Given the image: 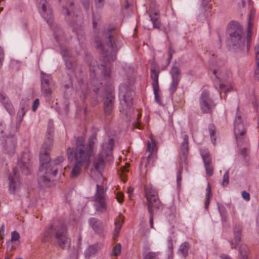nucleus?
<instances>
[{
  "label": "nucleus",
  "mask_w": 259,
  "mask_h": 259,
  "mask_svg": "<svg viewBox=\"0 0 259 259\" xmlns=\"http://www.w3.org/2000/svg\"><path fill=\"white\" fill-rule=\"evenodd\" d=\"M103 41L104 45L100 41H96V45L103 59V63L100 66L101 71L105 76L108 77L110 71L108 69L107 63L115 60L116 54L118 50L117 34L114 29H109L103 33Z\"/></svg>",
  "instance_id": "1"
},
{
  "label": "nucleus",
  "mask_w": 259,
  "mask_h": 259,
  "mask_svg": "<svg viewBox=\"0 0 259 259\" xmlns=\"http://www.w3.org/2000/svg\"><path fill=\"white\" fill-rule=\"evenodd\" d=\"M50 151L42 148L40 151V167L38 172V182L42 186H50L51 178L55 177L57 172V168H55L52 162H50Z\"/></svg>",
  "instance_id": "2"
},
{
  "label": "nucleus",
  "mask_w": 259,
  "mask_h": 259,
  "mask_svg": "<svg viewBox=\"0 0 259 259\" xmlns=\"http://www.w3.org/2000/svg\"><path fill=\"white\" fill-rule=\"evenodd\" d=\"M228 33L230 35V43L234 51H240L245 46L246 47L247 51L249 50L251 39L250 40L249 48H248L247 35L245 37L243 29L238 23L233 22L230 23L228 27Z\"/></svg>",
  "instance_id": "3"
},
{
  "label": "nucleus",
  "mask_w": 259,
  "mask_h": 259,
  "mask_svg": "<svg viewBox=\"0 0 259 259\" xmlns=\"http://www.w3.org/2000/svg\"><path fill=\"white\" fill-rule=\"evenodd\" d=\"M114 141L112 138H108L102 145L101 150L95 158L94 166L96 170L101 171L105 167L106 161L112 159V150Z\"/></svg>",
  "instance_id": "4"
},
{
  "label": "nucleus",
  "mask_w": 259,
  "mask_h": 259,
  "mask_svg": "<svg viewBox=\"0 0 259 259\" xmlns=\"http://www.w3.org/2000/svg\"><path fill=\"white\" fill-rule=\"evenodd\" d=\"M97 142V134H93L88 139V144L85 143V139L80 136L75 139L73 147L74 151L81 155L90 161L91 157L94 154V149Z\"/></svg>",
  "instance_id": "5"
},
{
  "label": "nucleus",
  "mask_w": 259,
  "mask_h": 259,
  "mask_svg": "<svg viewBox=\"0 0 259 259\" xmlns=\"http://www.w3.org/2000/svg\"><path fill=\"white\" fill-rule=\"evenodd\" d=\"M51 232L55 240V244L62 249L70 247V239L69 237L67 226L63 224L52 225Z\"/></svg>",
  "instance_id": "6"
},
{
  "label": "nucleus",
  "mask_w": 259,
  "mask_h": 259,
  "mask_svg": "<svg viewBox=\"0 0 259 259\" xmlns=\"http://www.w3.org/2000/svg\"><path fill=\"white\" fill-rule=\"evenodd\" d=\"M145 195L147 199L146 205L150 214L149 222L151 228L153 227V215L154 209L161 208V204L158 199L157 191L151 187H145Z\"/></svg>",
  "instance_id": "7"
},
{
  "label": "nucleus",
  "mask_w": 259,
  "mask_h": 259,
  "mask_svg": "<svg viewBox=\"0 0 259 259\" xmlns=\"http://www.w3.org/2000/svg\"><path fill=\"white\" fill-rule=\"evenodd\" d=\"M67 155L69 159L74 158L75 162L71 171L70 177L72 179L76 178L81 171V168L84 165H88L90 161L74 151V149L68 147L67 149Z\"/></svg>",
  "instance_id": "8"
},
{
  "label": "nucleus",
  "mask_w": 259,
  "mask_h": 259,
  "mask_svg": "<svg viewBox=\"0 0 259 259\" xmlns=\"http://www.w3.org/2000/svg\"><path fill=\"white\" fill-rule=\"evenodd\" d=\"M234 132L238 145L241 146L246 140V130L240 114H238L235 119Z\"/></svg>",
  "instance_id": "9"
},
{
  "label": "nucleus",
  "mask_w": 259,
  "mask_h": 259,
  "mask_svg": "<svg viewBox=\"0 0 259 259\" xmlns=\"http://www.w3.org/2000/svg\"><path fill=\"white\" fill-rule=\"evenodd\" d=\"M96 193L94 196V201L96 210L101 212H105L107 209L106 199L104 187L97 185Z\"/></svg>",
  "instance_id": "10"
},
{
  "label": "nucleus",
  "mask_w": 259,
  "mask_h": 259,
  "mask_svg": "<svg viewBox=\"0 0 259 259\" xmlns=\"http://www.w3.org/2000/svg\"><path fill=\"white\" fill-rule=\"evenodd\" d=\"M200 106L202 112L204 113H210L215 107V104L210 99L209 94L206 91H203L200 96Z\"/></svg>",
  "instance_id": "11"
},
{
  "label": "nucleus",
  "mask_w": 259,
  "mask_h": 259,
  "mask_svg": "<svg viewBox=\"0 0 259 259\" xmlns=\"http://www.w3.org/2000/svg\"><path fill=\"white\" fill-rule=\"evenodd\" d=\"M17 172L18 168H13L12 173L9 177V190L13 194L18 191L20 187V177Z\"/></svg>",
  "instance_id": "12"
},
{
  "label": "nucleus",
  "mask_w": 259,
  "mask_h": 259,
  "mask_svg": "<svg viewBox=\"0 0 259 259\" xmlns=\"http://www.w3.org/2000/svg\"><path fill=\"white\" fill-rule=\"evenodd\" d=\"M54 36L56 41L60 45L61 54L63 57L66 58L71 56V54L68 48L66 46H62L60 43L63 41L64 38L63 32L60 28H56V30H55L54 32Z\"/></svg>",
  "instance_id": "13"
},
{
  "label": "nucleus",
  "mask_w": 259,
  "mask_h": 259,
  "mask_svg": "<svg viewBox=\"0 0 259 259\" xmlns=\"http://www.w3.org/2000/svg\"><path fill=\"white\" fill-rule=\"evenodd\" d=\"M17 143V139L14 135L7 136L3 145L6 152L8 154L14 153Z\"/></svg>",
  "instance_id": "14"
},
{
  "label": "nucleus",
  "mask_w": 259,
  "mask_h": 259,
  "mask_svg": "<svg viewBox=\"0 0 259 259\" xmlns=\"http://www.w3.org/2000/svg\"><path fill=\"white\" fill-rule=\"evenodd\" d=\"M188 136L185 135L183 137V142L181 145L180 159L181 162H184L185 164H187V155L188 153Z\"/></svg>",
  "instance_id": "15"
},
{
  "label": "nucleus",
  "mask_w": 259,
  "mask_h": 259,
  "mask_svg": "<svg viewBox=\"0 0 259 259\" xmlns=\"http://www.w3.org/2000/svg\"><path fill=\"white\" fill-rule=\"evenodd\" d=\"M18 166L25 175H28L30 172L31 162L27 154L25 155L22 159L19 161Z\"/></svg>",
  "instance_id": "16"
},
{
  "label": "nucleus",
  "mask_w": 259,
  "mask_h": 259,
  "mask_svg": "<svg viewBox=\"0 0 259 259\" xmlns=\"http://www.w3.org/2000/svg\"><path fill=\"white\" fill-rule=\"evenodd\" d=\"M151 75L150 77L152 80V87H159L158 84V77L160 70L157 64L153 62L151 64L150 68Z\"/></svg>",
  "instance_id": "17"
},
{
  "label": "nucleus",
  "mask_w": 259,
  "mask_h": 259,
  "mask_svg": "<svg viewBox=\"0 0 259 259\" xmlns=\"http://www.w3.org/2000/svg\"><path fill=\"white\" fill-rule=\"evenodd\" d=\"M101 248V245L98 243L89 246L84 252L85 257L90 259L92 256L97 253Z\"/></svg>",
  "instance_id": "18"
},
{
  "label": "nucleus",
  "mask_w": 259,
  "mask_h": 259,
  "mask_svg": "<svg viewBox=\"0 0 259 259\" xmlns=\"http://www.w3.org/2000/svg\"><path fill=\"white\" fill-rule=\"evenodd\" d=\"M114 97L112 94L109 95L104 103V108L106 115H110L113 110Z\"/></svg>",
  "instance_id": "19"
},
{
  "label": "nucleus",
  "mask_w": 259,
  "mask_h": 259,
  "mask_svg": "<svg viewBox=\"0 0 259 259\" xmlns=\"http://www.w3.org/2000/svg\"><path fill=\"white\" fill-rule=\"evenodd\" d=\"M255 16V11L253 10H251L250 11L249 14V17L248 19V27H247V48H249V43L250 40V38H251L252 31V26L253 24L251 22V20L254 18Z\"/></svg>",
  "instance_id": "20"
},
{
  "label": "nucleus",
  "mask_w": 259,
  "mask_h": 259,
  "mask_svg": "<svg viewBox=\"0 0 259 259\" xmlns=\"http://www.w3.org/2000/svg\"><path fill=\"white\" fill-rule=\"evenodd\" d=\"M53 142V132L49 130L47 133V138L42 145V149H45L47 150H51Z\"/></svg>",
  "instance_id": "21"
},
{
  "label": "nucleus",
  "mask_w": 259,
  "mask_h": 259,
  "mask_svg": "<svg viewBox=\"0 0 259 259\" xmlns=\"http://www.w3.org/2000/svg\"><path fill=\"white\" fill-rule=\"evenodd\" d=\"M90 224L93 229L97 233H101L103 229V225L98 219L96 218H91L90 220Z\"/></svg>",
  "instance_id": "22"
},
{
  "label": "nucleus",
  "mask_w": 259,
  "mask_h": 259,
  "mask_svg": "<svg viewBox=\"0 0 259 259\" xmlns=\"http://www.w3.org/2000/svg\"><path fill=\"white\" fill-rule=\"evenodd\" d=\"M200 154L204 165L212 164V158L210 154L207 149H201Z\"/></svg>",
  "instance_id": "23"
},
{
  "label": "nucleus",
  "mask_w": 259,
  "mask_h": 259,
  "mask_svg": "<svg viewBox=\"0 0 259 259\" xmlns=\"http://www.w3.org/2000/svg\"><path fill=\"white\" fill-rule=\"evenodd\" d=\"M123 223V217L120 215L118 216L115 221V228L113 232V237L114 238H116L119 233L120 229Z\"/></svg>",
  "instance_id": "24"
},
{
  "label": "nucleus",
  "mask_w": 259,
  "mask_h": 259,
  "mask_svg": "<svg viewBox=\"0 0 259 259\" xmlns=\"http://www.w3.org/2000/svg\"><path fill=\"white\" fill-rule=\"evenodd\" d=\"M37 1L42 4V10L44 12L42 16L46 19L47 22L50 24V23L52 22V11L51 10H49L48 12V15H46L45 13L47 12V9L45 4V0H37Z\"/></svg>",
  "instance_id": "25"
},
{
  "label": "nucleus",
  "mask_w": 259,
  "mask_h": 259,
  "mask_svg": "<svg viewBox=\"0 0 259 259\" xmlns=\"http://www.w3.org/2000/svg\"><path fill=\"white\" fill-rule=\"evenodd\" d=\"M239 253L240 259H247L249 250L248 246L245 244H242L239 248Z\"/></svg>",
  "instance_id": "26"
},
{
  "label": "nucleus",
  "mask_w": 259,
  "mask_h": 259,
  "mask_svg": "<svg viewBox=\"0 0 259 259\" xmlns=\"http://www.w3.org/2000/svg\"><path fill=\"white\" fill-rule=\"evenodd\" d=\"M170 73L171 75L172 79L180 80L181 71L179 67L173 65L170 69Z\"/></svg>",
  "instance_id": "27"
},
{
  "label": "nucleus",
  "mask_w": 259,
  "mask_h": 259,
  "mask_svg": "<svg viewBox=\"0 0 259 259\" xmlns=\"http://www.w3.org/2000/svg\"><path fill=\"white\" fill-rule=\"evenodd\" d=\"M129 166V163H126L125 165L122 166L120 169L118 171V174L123 182H125L126 181V173L128 172V168Z\"/></svg>",
  "instance_id": "28"
},
{
  "label": "nucleus",
  "mask_w": 259,
  "mask_h": 259,
  "mask_svg": "<svg viewBox=\"0 0 259 259\" xmlns=\"http://www.w3.org/2000/svg\"><path fill=\"white\" fill-rule=\"evenodd\" d=\"M157 149L156 148V143L155 141L153 139H151L150 141H148L147 142V151L150 152V154L148 156V159H149L152 153L155 151Z\"/></svg>",
  "instance_id": "29"
},
{
  "label": "nucleus",
  "mask_w": 259,
  "mask_h": 259,
  "mask_svg": "<svg viewBox=\"0 0 259 259\" xmlns=\"http://www.w3.org/2000/svg\"><path fill=\"white\" fill-rule=\"evenodd\" d=\"M66 67L69 70H74L76 66L75 59L71 56L65 58Z\"/></svg>",
  "instance_id": "30"
},
{
  "label": "nucleus",
  "mask_w": 259,
  "mask_h": 259,
  "mask_svg": "<svg viewBox=\"0 0 259 259\" xmlns=\"http://www.w3.org/2000/svg\"><path fill=\"white\" fill-rule=\"evenodd\" d=\"M208 131L211 139L212 143L215 145L216 142V128L213 124H210L208 126Z\"/></svg>",
  "instance_id": "31"
},
{
  "label": "nucleus",
  "mask_w": 259,
  "mask_h": 259,
  "mask_svg": "<svg viewBox=\"0 0 259 259\" xmlns=\"http://www.w3.org/2000/svg\"><path fill=\"white\" fill-rule=\"evenodd\" d=\"M133 92L130 91L127 92L126 94L123 95L124 101L126 104L127 106H130L133 104Z\"/></svg>",
  "instance_id": "32"
},
{
  "label": "nucleus",
  "mask_w": 259,
  "mask_h": 259,
  "mask_svg": "<svg viewBox=\"0 0 259 259\" xmlns=\"http://www.w3.org/2000/svg\"><path fill=\"white\" fill-rule=\"evenodd\" d=\"M189 248V243L188 242H184L180 245L179 250L184 257H186L188 255Z\"/></svg>",
  "instance_id": "33"
},
{
  "label": "nucleus",
  "mask_w": 259,
  "mask_h": 259,
  "mask_svg": "<svg viewBox=\"0 0 259 259\" xmlns=\"http://www.w3.org/2000/svg\"><path fill=\"white\" fill-rule=\"evenodd\" d=\"M121 245L120 243H117L112 249L111 255L117 256L121 253Z\"/></svg>",
  "instance_id": "34"
},
{
  "label": "nucleus",
  "mask_w": 259,
  "mask_h": 259,
  "mask_svg": "<svg viewBox=\"0 0 259 259\" xmlns=\"http://www.w3.org/2000/svg\"><path fill=\"white\" fill-rule=\"evenodd\" d=\"M179 81L180 80H178L172 79V82L169 88V91L171 95L174 94L177 90Z\"/></svg>",
  "instance_id": "35"
},
{
  "label": "nucleus",
  "mask_w": 259,
  "mask_h": 259,
  "mask_svg": "<svg viewBox=\"0 0 259 259\" xmlns=\"http://www.w3.org/2000/svg\"><path fill=\"white\" fill-rule=\"evenodd\" d=\"M41 84H50V81L52 79V77L50 75L47 74L45 73H41Z\"/></svg>",
  "instance_id": "36"
},
{
  "label": "nucleus",
  "mask_w": 259,
  "mask_h": 259,
  "mask_svg": "<svg viewBox=\"0 0 259 259\" xmlns=\"http://www.w3.org/2000/svg\"><path fill=\"white\" fill-rule=\"evenodd\" d=\"M52 237H53V235L51 232V229L50 227L48 230L44 232L41 240L43 242H48L49 241L50 238Z\"/></svg>",
  "instance_id": "37"
},
{
  "label": "nucleus",
  "mask_w": 259,
  "mask_h": 259,
  "mask_svg": "<svg viewBox=\"0 0 259 259\" xmlns=\"http://www.w3.org/2000/svg\"><path fill=\"white\" fill-rule=\"evenodd\" d=\"M204 167L206 172V175L208 177H211L213 174L214 167L212 164H208L204 165Z\"/></svg>",
  "instance_id": "38"
},
{
  "label": "nucleus",
  "mask_w": 259,
  "mask_h": 259,
  "mask_svg": "<svg viewBox=\"0 0 259 259\" xmlns=\"http://www.w3.org/2000/svg\"><path fill=\"white\" fill-rule=\"evenodd\" d=\"M50 84H41V91L43 94L46 96H49L51 94V90L49 87Z\"/></svg>",
  "instance_id": "39"
},
{
  "label": "nucleus",
  "mask_w": 259,
  "mask_h": 259,
  "mask_svg": "<svg viewBox=\"0 0 259 259\" xmlns=\"http://www.w3.org/2000/svg\"><path fill=\"white\" fill-rule=\"evenodd\" d=\"M153 89L156 102L158 104H160L161 100L159 95V87H153Z\"/></svg>",
  "instance_id": "40"
},
{
  "label": "nucleus",
  "mask_w": 259,
  "mask_h": 259,
  "mask_svg": "<svg viewBox=\"0 0 259 259\" xmlns=\"http://www.w3.org/2000/svg\"><path fill=\"white\" fill-rule=\"evenodd\" d=\"M158 254V252L150 251L144 255L143 259H156Z\"/></svg>",
  "instance_id": "41"
},
{
  "label": "nucleus",
  "mask_w": 259,
  "mask_h": 259,
  "mask_svg": "<svg viewBox=\"0 0 259 259\" xmlns=\"http://www.w3.org/2000/svg\"><path fill=\"white\" fill-rule=\"evenodd\" d=\"M254 78L255 80L259 81V61H256V67L254 71Z\"/></svg>",
  "instance_id": "42"
},
{
  "label": "nucleus",
  "mask_w": 259,
  "mask_h": 259,
  "mask_svg": "<svg viewBox=\"0 0 259 259\" xmlns=\"http://www.w3.org/2000/svg\"><path fill=\"white\" fill-rule=\"evenodd\" d=\"M234 239L235 244L233 243L231 244L232 248H236V245L238 244V243L241 240V234H234Z\"/></svg>",
  "instance_id": "43"
},
{
  "label": "nucleus",
  "mask_w": 259,
  "mask_h": 259,
  "mask_svg": "<svg viewBox=\"0 0 259 259\" xmlns=\"http://www.w3.org/2000/svg\"><path fill=\"white\" fill-rule=\"evenodd\" d=\"M64 157L63 156H59L54 160V162H52L53 165L55 168H57L56 165L64 161Z\"/></svg>",
  "instance_id": "44"
},
{
  "label": "nucleus",
  "mask_w": 259,
  "mask_h": 259,
  "mask_svg": "<svg viewBox=\"0 0 259 259\" xmlns=\"http://www.w3.org/2000/svg\"><path fill=\"white\" fill-rule=\"evenodd\" d=\"M175 51L174 49L172 48V47L171 46H169L168 51V58L167 59V64H168L170 63V62L172 58V55L175 53Z\"/></svg>",
  "instance_id": "45"
},
{
  "label": "nucleus",
  "mask_w": 259,
  "mask_h": 259,
  "mask_svg": "<svg viewBox=\"0 0 259 259\" xmlns=\"http://www.w3.org/2000/svg\"><path fill=\"white\" fill-rule=\"evenodd\" d=\"M229 184V171L225 172L223 176V179L222 183L223 186H226Z\"/></svg>",
  "instance_id": "46"
},
{
  "label": "nucleus",
  "mask_w": 259,
  "mask_h": 259,
  "mask_svg": "<svg viewBox=\"0 0 259 259\" xmlns=\"http://www.w3.org/2000/svg\"><path fill=\"white\" fill-rule=\"evenodd\" d=\"M20 238V235L18 232L15 231L11 233V241H18Z\"/></svg>",
  "instance_id": "47"
},
{
  "label": "nucleus",
  "mask_w": 259,
  "mask_h": 259,
  "mask_svg": "<svg viewBox=\"0 0 259 259\" xmlns=\"http://www.w3.org/2000/svg\"><path fill=\"white\" fill-rule=\"evenodd\" d=\"M149 16L151 18V21H156L159 20V17L157 12H154V13H151L149 14Z\"/></svg>",
  "instance_id": "48"
},
{
  "label": "nucleus",
  "mask_w": 259,
  "mask_h": 259,
  "mask_svg": "<svg viewBox=\"0 0 259 259\" xmlns=\"http://www.w3.org/2000/svg\"><path fill=\"white\" fill-rule=\"evenodd\" d=\"M6 109L8 111L10 114L14 113V108L13 105L9 103H5Z\"/></svg>",
  "instance_id": "49"
},
{
  "label": "nucleus",
  "mask_w": 259,
  "mask_h": 259,
  "mask_svg": "<svg viewBox=\"0 0 259 259\" xmlns=\"http://www.w3.org/2000/svg\"><path fill=\"white\" fill-rule=\"evenodd\" d=\"M123 194L122 192H118L116 194V199L118 202L121 203L123 200Z\"/></svg>",
  "instance_id": "50"
},
{
  "label": "nucleus",
  "mask_w": 259,
  "mask_h": 259,
  "mask_svg": "<svg viewBox=\"0 0 259 259\" xmlns=\"http://www.w3.org/2000/svg\"><path fill=\"white\" fill-rule=\"evenodd\" d=\"M224 91V93L226 94L227 92H228L230 91V89L229 88L226 89L225 85L224 84H220V90L219 92L220 93V94H221V93Z\"/></svg>",
  "instance_id": "51"
},
{
  "label": "nucleus",
  "mask_w": 259,
  "mask_h": 259,
  "mask_svg": "<svg viewBox=\"0 0 259 259\" xmlns=\"http://www.w3.org/2000/svg\"><path fill=\"white\" fill-rule=\"evenodd\" d=\"M39 105V101L38 99H36L33 102V105H32V110L33 111H35L38 108V106Z\"/></svg>",
  "instance_id": "52"
},
{
  "label": "nucleus",
  "mask_w": 259,
  "mask_h": 259,
  "mask_svg": "<svg viewBox=\"0 0 259 259\" xmlns=\"http://www.w3.org/2000/svg\"><path fill=\"white\" fill-rule=\"evenodd\" d=\"M242 196L243 198L246 201H248L250 199V195L249 194L244 191L242 192Z\"/></svg>",
  "instance_id": "53"
},
{
  "label": "nucleus",
  "mask_w": 259,
  "mask_h": 259,
  "mask_svg": "<svg viewBox=\"0 0 259 259\" xmlns=\"http://www.w3.org/2000/svg\"><path fill=\"white\" fill-rule=\"evenodd\" d=\"M241 227L240 225H236L234 227V234H241Z\"/></svg>",
  "instance_id": "54"
},
{
  "label": "nucleus",
  "mask_w": 259,
  "mask_h": 259,
  "mask_svg": "<svg viewBox=\"0 0 259 259\" xmlns=\"http://www.w3.org/2000/svg\"><path fill=\"white\" fill-rule=\"evenodd\" d=\"M255 55L256 61H259V45H257L255 47Z\"/></svg>",
  "instance_id": "55"
},
{
  "label": "nucleus",
  "mask_w": 259,
  "mask_h": 259,
  "mask_svg": "<svg viewBox=\"0 0 259 259\" xmlns=\"http://www.w3.org/2000/svg\"><path fill=\"white\" fill-rule=\"evenodd\" d=\"M100 19L99 16H98L96 17L94 14H93V27L94 28H96L97 26V20H99Z\"/></svg>",
  "instance_id": "56"
},
{
  "label": "nucleus",
  "mask_w": 259,
  "mask_h": 259,
  "mask_svg": "<svg viewBox=\"0 0 259 259\" xmlns=\"http://www.w3.org/2000/svg\"><path fill=\"white\" fill-rule=\"evenodd\" d=\"M153 25V28H159L160 26V23L159 21V20H156V21H152Z\"/></svg>",
  "instance_id": "57"
},
{
  "label": "nucleus",
  "mask_w": 259,
  "mask_h": 259,
  "mask_svg": "<svg viewBox=\"0 0 259 259\" xmlns=\"http://www.w3.org/2000/svg\"><path fill=\"white\" fill-rule=\"evenodd\" d=\"M206 191V197H211V188H210V186L209 184L207 185Z\"/></svg>",
  "instance_id": "58"
},
{
  "label": "nucleus",
  "mask_w": 259,
  "mask_h": 259,
  "mask_svg": "<svg viewBox=\"0 0 259 259\" xmlns=\"http://www.w3.org/2000/svg\"><path fill=\"white\" fill-rule=\"evenodd\" d=\"M210 197H206V200H205V204H204L205 208L206 209H207V208L209 205Z\"/></svg>",
  "instance_id": "59"
},
{
  "label": "nucleus",
  "mask_w": 259,
  "mask_h": 259,
  "mask_svg": "<svg viewBox=\"0 0 259 259\" xmlns=\"http://www.w3.org/2000/svg\"><path fill=\"white\" fill-rule=\"evenodd\" d=\"M25 114L24 108H23L21 109V111L18 113V116L20 117V119L21 120L23 118V116Z\"/></svg>",
  "instance_id": "60"
},
{
  "label": "nucleus",
  "mask_w": 259,
  "mask_h": 259,
  "mask_svg": "<svg viewBox=\"0 0 259 259\" xmlns=\"http://www.w3.org/2000/svg\"><path fill=\"white\" fill-rule=\"evenodd\" d=\"M84 7L86 9H88L89 7V0H81Z\"/></svg>",
  "instance_id": "61"
},
{
  "label": "nucleus",
  "mask_w": 259,
  "mask_h": 259,
  "mask_svg": "<svg viewBox=\"0 0 259 259\" xmlns=\"http://www.w3.org/2000/svg\"><path fill=\"white\" fill-rule=\"evenodd\" d=\"M1 231L0 232V238L3 239V236H4V229H5V225L3 224L2 225L1 227Z\"/></svg>",
  "instance_id": "62"
},
{
  "label": "nucleus",
  "mask_w": 259,
  "mask_h": 259,
  "mask_svg": "<svg viewBox=\"0 0 259 259\" xmlns=\"http://www.w3.org/2000/svg\"><path fill=\"white\" fill-rule=\"evenodd\" d=\"M104 0H95L97 7H101L103 6Z\"/></svg>",
  "instance_id": "63"
},
{
  "label": "nucleus",
  "mask_w": 259,
  "mask_h": 259,
  "mask_svg": "<svg viewBox=\"0 0 259 259\" xmlns=\"http://www.w3.org/2000/svg\"><path fill=\"white\" fill-rule=\"evenodd\" d=\"M132 0H125V8L127 9L132 4Z\"/></svg>",
  "instance_id": "64"
}]
</instances>
